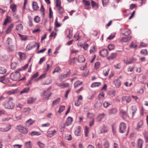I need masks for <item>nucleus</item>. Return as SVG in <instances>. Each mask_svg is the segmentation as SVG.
Instances as JSON below:
<instances>
[{
	"mask_svg": "<svg viewBox=\"0 0 148 148\" xmlns=\"http://www.w3.org/2000/svg\"><path fill=\"white\" fill-rule=\"evenodd\" d=\"M60 101V98H58L56 99L53 101L52 103V106L53 107L55 106H56L57 104L59 103Z\"/></svg>",
	"mask_w": 148,
	"mask_h": 148,
	"instance_id": "20",
	"label": "nucleus"
},
{
	"mask_svg": "<svg viewBox=\"0 0 148 148\" xmlns=\"http://www.w3.org/2000/svg\"><path fill=\"white\" fill-rule=\"evenodd\" d=\"M131 100V97L126 95L123 96L121 98L122 102L123 103L130 102Z\"/></svg>",
	"mask_w": 148,
	"mask_h": 148,
	"instance_id": "5",
	"label": "nucleus"
},
{
	"mask_svg": "<svg viewBox=\"0 0 148 148\" xmlns=\"http://www.w3.org/2000/svg\"><path fill=\"white\" fill-rule=\"evenodd\" d=\"M131 33V31L128 29H124L122 31V34L123 35L127 36Z\"/></svg>",
	"mask_w": 148,
	"mask_h": 148,
	"instance_id": "12",
	"label": "nucleus"
},
{
	"mask_svg": "<svg viewBox=\"0 0 148 148\" xmlns=\"http://www.w3.org/2000/svg\"><path fill=\"white\" fill-rule=\"evenodd\" d=\"M116 94V92L114 90H111L109 91V95L112 97L114 96Z\"/></svg>",
	"mask_w": 148,
	"mask_h": 148,
	"instance_id": "52",
	"label": "nucleus"
},
{
	"mask_svg": "<svg viewBox=\"0 0 148 148\" xmlns=\"http://www.w3.org/2000/svg\"><path fill=\"white\" fill-rule=\"evenodd\" d=\"M23 29V25L21 24H19L16 26V29L19 31H22Z\"/></svg>",
	"mask_w": 148,
	"mask_h": 148,
	"instance_id": "30",
	"label": "nucleus"
},
{
	"mask_svg": "<svg viewBox=\"0 0 148 148\" xmlns=\"http://www.w3.org/2000/svg\"><path fill=\"white\" fill-rule=\"evenodd\" d=\"M104 148H109L110 145L109 143L107 141H105L103 144Z\"/></svg>",
	"mask_w": 148,
	"mask_h": 148,
	"instance_id": "50",
	"label": "nucleus"
},
{
	"mask_svg": "<svg viewBox=\"0 0 148 148\" xmlns=\"http://www.w3.org/2000/svg\"><path fill=\"white\" fill-rule=\"evenodd\" d=\"M114 84L116 87H119L121 85V82L119 79L115 80L114 81Z\"/></svg>",
	"mask_w": 148,
	"mask_h": 148,
	"instance_id": "34",
	"label": "nucleus"
},
{
	"mask_svg": "<svg viewBox=\"0 0 148 148\" xmlns=\"http://www.w3.org/2000/svg\"><path fill=\"white\" fill-rule=\"evenodd\" d=\"M65 139L68 140H71L72 139V137L71 135L68 134L65 137Z\"/></svg>",
	"mask_w": 148,
	"mask_h": 148,
	"instance_id": "62",
	"label": "nucleus"
},
{
	"mask_svg": "<svg viewBox=\"0 0 148 148\" xmlns=\"http://www.w3.org/2000/svg\"><path fill=\"white\" fill-rule=\"evenodd\" d=\"M117 55L116 53H112L107 58V59L109 60L114 59L116 58Z\"/></svg>",
	"mask_w": 148,
	"mask_h": 148,
	"instance_id": "18",
	"label": "nucleus"
},
{
	"mask_svg": "<svg viewBox=\"0 0 148 148\" xmlns=\"http://www.w3.org/2000/svg\"><path fill=\"white\" fill-rule=\"evenodd\" d=\"M6 70L4 67H0V74H4L6 73Z\"/></svg>",
	"mask_w": 148,
	"mask_h": 148,
	"instance_id": "48",
	"label": "nucleus"
},
{
	"mask_svg": "<svg viewBox=\"0 0 148 148\" xmlns=\"http://www.w3.org/2000/svg\"><path fill=\"white\" fill-rule=\"evenodd\" d=\"M32 6L33 9L34 10H37L39 8V7L37 3L36 2H33L32 3Z\"/></svg>",
	"mask_w": 148,
	"mask_h": 148,
	"instance_id": "24",
	"label": "nucleus"
},
{
	"mask_svg": "<svg viewBox=\"0 0 148 148\" xmlns=\"http://www.w3.org/2000/svg\"><path fill=\"white\" fill-rule=\"evenodd\" d=\"M99 54L100 56L103 57H106L108 54V50L106 49H103L100 51Z\"/></svg>",
	"mask_w": 148,
	"mask_h": 148,
	"instance_id": "10",
	"label": "nucleus"
},
{
	"mask_svg": "<svg viewBox=\"0 0 148 148\" xmlns=\"http://www.w3.org/2000/svg\"><path fill=\"white\" fill-rule=\"evenodd\" d=\"M104 93L103 92H101L98 95V97L99 98L98 99L100 100L101 101V100H103V98L104 97Z\"/></svg>",
	"mask_w": 148,
	"mask_h": 148,
	"instance_id": "40",
	"label": "nucleus"
},
{
	"mask_svg": "<svg viewBox=\"0 0 148 148\" xmlns=\"http://www.w3.org/2000/svg\"><path fill=\"white\" fill-rule=\"evenodd\" d=\"M10 8L13 12H15L16 10V6L15 4H12L10 6Z\"/></svg>",
	"mask_w": 148,
	"mask_h": 148,
	"instance_id": "37",
	"label": "nucleus"
},
{
	"mask_svg": "<svg viewBox=\"0 0 148 148\" xmlns=\"http://www.w3.org/2000/svg\"><path fill=\"white\" fill-rule=\"evenodd\" d=\"M101 84L100 82H94L92 84L90 87L92 88L98 87L101 85Z\"/></svg>",
	"mask_w": 148,
	"mask_h": 148,
	"instance_id": "35",
	"label": "nucleus"
},
{
	"mask_svg": "<svg viewBox=\"0 0 148 148\" xmlns=\"http://www.w3.org/2000/svg\"><path fill=\"white\" fill-rule=\"evenodd\" d=\"M120 113L122 115L123 118H125L127 116L126 112L123 110H121Z\"/></svg>",
	"mask_w": 148,
	"mask_h": 148,
	"instance_id": "36",
	"label": "nucleus"
},
{
	"mask_svg": "<svg viewBox=\"0 0 148 148\" xmlns=\"http://www.w3.org/2000/svg\"><path fill=\"white\" fill-rule=\"evenodd\" d=\"M65 109V107L64 106H61L59 108V109L58 111V112L59 113H61Z\"/></svg>",
	"mask_w": 148,
	"mask_h": 148,
	"instance_id": "51",
	"label": "nucleus"
},
{
	"mask_svg": "<svg viewBox=\"0 0 148 148\" xmlns=\"http://www.w3.org/2000/svg\"><path fill=\"white\" fill-rule=\"evenodd\" d=\"M131 38V36H127L123 37L120 40L122 42H126Z\"/></svg>",
	"mask_w": 148,
	"mask_h": 148,
	"instance_id": "19",
	"label": "nucleus"
},
{
	"mask_svg": "<svg viewBox=\"0 0 148 148\" xmlns=\"http://www.w3.org/2000/svg\"><path fill=\"white\" fill-rule=\"evenodd\" d=\"M102 105V102L99 99H98L96 103L94 105V106L95 108H99Z\"/></svg>",
	"mask_w": 148,
	"mask_h": 148,
	"instance_id": "16",
	"label": "nucleus"
},
{
	"mask_svg": "<svg viewBox=\"0 0 148 148\" xmlns=\"http://www.w3.org/2000/svg\"><path fill=\"white\" fill-rule=\"evenodd\" d=\"M9 82L8 78H7L4 76L1 77L0 78V82L5 84Z\"/></svg>",
	"mask_w": 148,
	"mask_h": 148,
	"instance_id": "17",
	"label": "nucleus"
},
{
	"mask_svg": "<svg viewBox=\"0 0 148 148\" xmlns=\"http://www.w3.org/2000/svg\"><path fill=\"white\" fill-rule=\"evenodd\" d=\"M95 51V47L93 45L90 48V53H94Z\"/></svg>",
	"mask_w": 148,
	"mask_h": 148,
	"instance_id": "53",
	"label": "nucleus"
},
{
	"mask_svg": "<svg viewBox=\"0 0 148 148\" xmlns=\"http://www.w3.org/2000/svg\"><path fill=\"white\" fill-rule=\"evenodd\" d=\"M61 5L60 0H56V6L57 8L60 7Z\"/></svg>",
	"mask_w": 148,
	"mask_h": 148,
	"instance_id": "54",
	"label": "nucleus"
},
{
	"mask_svg": "<svg viewBox=\"0 0 148 148\" xmlns=\"http://www.w3.org/2000/svg\"><path fill=\"white\" fill-rule=\"evenodd\" d=\"M11 129V125H8L7 126L6 128H0V131L2 132H7L9 131Z\"/></svg>",
	"mask_w": 148,
	"mask_h": 148,
	"instance_id": "14",
	"label": "nucleus"
},
{
	"mask_svg": "<svg viewBox=\"0 0 148 148\" xmlns=\"http://www.w3.org/2000/svg\"><path fill=\"white\" fill-rule=\"evenodd\" d=\"M70 73L71 71H69L66 74H62L60 76L61 79H63L69 77Z\"/></svg>",
	"mask_w": 148,
	"mask_h": 148,
	"instance_id": "26",
	"label": "nucleus"
},
{
	"mask_svg": "<svg viewBox=\"0 0 148 148\" xmlns=\"http://www.w3.org/2000/svg\"><path fill=\"white\" fill-rule=\"evenodd\" d=\"M96 144L97 148H102V146L100 143V141L99 139H97L96 140Z\"/></svg>",
	"mask_w": 148,
	"mask_h": 148,
	"instance_id": "41",
	"label": "nucleus"
},
{
	"mask_svg": "<svg viewBox=\"0 0 148 148\" xmlns=\"http://www.w3.org/2000/svg\"><path fill=\"white\" fill-rule=\"evenodd\" d=\"M20 75L19 72L16 71L11 73L10 75V79L14 81H17L20 77Z\"/></svg>",
	"mask_w": 148,
	"mask_h": 148,
	"instance_id": "1",
	"label": "nucleus"
},
{
	"mask_svg": "<svg viewBox=\"0 0 148 148\" xmlns=\"http://www.w3.org/2000/svg\"><path fill=\"white\" fill-rule=\"evenodd\" d=\"M100 133H105L107 132L108 131L107 127L105 126H103L101 130Z\"/></svg>",
	"mask_w": 148,
	"mask_h": 148,
	"instance_id": "38",
	"label": "nucleus"
},
{
	"mask_svg": "<svg viewBox=\"0 0 148 148\" xmlns=\"http://www.w3.org/2000/svg\"><path fill=\"white\" fill-rule=\"evenodd\" d=\"M25 148H32V144L31 141L26 142L25 144Z\"/></svg>",
	"mask_w": 148,
	"mask_h": 148,
	"instance_id": "32",
	"label": "nucleus"
},
{
	"mask_svg": "<svg viewBox=\"0 0 148 148\" xmlns=\"http://www.w3.org/2000/svg\"><path fill=\"white\" fill-rule=\"evenodd\" d=\"M137 59L135 58H132L130 59L124 60V62L127 64H130L132 63L134 61H135Z\"/></svg>",
	"mask_w": 148,
	"mask_h": 148,
	"instance_id": "9",
	"label": "nucleus"
},
{
	"mask_svg": "<svg viewBox=\"0 0 148 148\" xmlns=\"http://www.w3.org/2000/svg\"><path fill=\"white\" fill-rule=\"evenodd\" d=\"M88 128L87 126H85L84 130L85 135V136L87 137L88 136Z\"/></svg>",
	"mask_w": 148,
	"mask_h": 148,
	"instance_id": "61",
	"label": "nucleus"
},
{
	"mask_svg": "<svg viewBox=\"0 0 148 148\" xmlns=\"http://www.w3.org/2000/svg\"><path fill=\"white\" fill-rule=\"evenodd\" d=\"M56 132L57 131L55 130H49L47 132V135L49 137H51L56 134Z\"/></svg>",
	"mask_w": 148,
	"mask_h": 148,
	"instance_id": "7",
	"label": "nucleus"
},
{
	"mask_svg": "<svg viewBox=\"0 0 148 148\" xmlns=\"http://www.w3.org/2000/svg\"><path fill=\"white\" fill-rule=\"evenodd\" d=\"M83 2L84 5L85 9H88L89 8V6L90 5L89 2L87 0H83Z\"/></svg>",
	"mask_w": 148,
	"mask_h": 148,
	"instance_id": "21",
	"label": "nucleus"
},
{
	"mask_svg": "<svg viewBox=\"0 0 148 148\" xmlns=\"http://www.w3.org/2000/svg\"><path fill=\"white\" fill-rule=\"evenodd\" d=\"M91 4L92 7L95 9H97L98 8V5L95 2L92 1Z\"/></svg>",
	"mask_w": 148,
	"mask_h": 148,
	"instance_id": "49",
	"label": "nucleus"
},
{
	"mask_svg": "<svg viewBox=\"0 0 148 148\" xmlns=\"http://www.w3.org/2000/svg\"><path fill=\"white\" fill-rule=\"evenodd\" d=\"M3 105L5 107V108L8 109H12L14 107V103L10 101L3 103Z\"/></svg>",
	"mask_w": 148,
	"mask_h": 148,
	"instance_id": "2",
	"label": "nucleus"
},
{
	"mask_svg": "<svg viewBox=\"0 0 148 148\" xmlns=\"http://www.w3.org/2000/svg\"><path fill=\"white\" fill-rule=\"evenodd\" d=\"M140 53L144 55H146L147 54V51L146 49L142 50L140 51Z\"/></svg>",
	"mask_w": 148,
	"mask_h": 148,
	"instance_id": "64",
	"label": "nucleus"
},
{
	"mask_svg": "<svg viewBox=\"0 0 148 148\" xmlns=\"http://www.w3.org/2000/svg\"><path fill=\"white\" fill-rule=\"evenodd\" d=\"M109 71V69H108L107 70H104L103 71V75L105 76H107L108 74V72Z\"/></svg>",
	"mask_w": 148,
	"mask_h": 148,
	"instance_id": "60",
	"label": "nucleus"
},
{
	"mask_svg": "<svg viewBox=\"0 0 148 148\" xmlns=\"http://www.w3.org/2000/svg\"><path fill=\"white\" fill-rule=\"evenodd\" d=\"M102 4L103 6H106L108 4L109 0H102Z\"/></svg>",
	"mask_w": 148,
	"mask_h": 148,
	"instance_id": "56",
	"label": "nucleus"
},
{
	"mask_svg": "<svg viewBox=\"0 0 148 148\" xmlns=\"http://www.w3.org/2000/svg\"><path fill=\"white\" fill-rule=\"evenodd\" d=\"M35 47V45L34 42L30 43L27 45L26 49L27 50H29Z\"/></svg>",
	"mask_w": 148,
	"mask_h": 148,
	"instance_id": "15",
	"label": "nucleus"
},
{
	"mask_svg": "<svg viewBox=\"0 0 148 148\" xmlns=\"http://www.w3.org/2000/svg\"><path fill=\"white\" fill-rule=\"evenodd\" d=\"M118 112L117 109L115 108H113L109 109L108 113L110 115L116 114Z\"/></svg>",
	"mask_w": 148,
	"mask_h": 148,
	"instance_id": "8",
	"label": "nucleus"
},
{
	"mask_svg": "<svg viewBox=\"0 0 148 148\" xmlns=\"http://www.w3.org/2000/svg\"><path fill=\"white\" fill-rule=\"evenodd\" d=\"M70 51L71 53H76L78 52V51L73 48L71 47L70 49Z\"/></svg>",
	"mask_w": 148,
	"mask_h": 148,
	"instance_id": "57",
	"label": "nucleus"
},
{
	"mask_svg": "<svg viewBox=\"0 0 148 148\" xmlns=\"http://www.w3.org/2000/svg\"><path fill=\"white\" fill-rule=\"evenodd\" d=\"M18 91V90L17 89H13L8 92L7 93L9 95L14 94L17 93Z\"/></svg>",
	"mask_w": 148,
	"mask_h": 148,
	"instance_id": "33",
	"label": "nucleus"
},
{
	"mask_svg": "<svg viewBox=\"0 0 148 148\" xmlns=\"http://www.w3.org/2000/svg\"><path fill=\"white\" fill-rule=\"evenodd\" d=\"M57 8L58 10V13L60 14H62L64 11L63 8L61 6L58 7Z\"/></svg>",
	"mask_w": 148,
	"mask_h": 148,
	"instance_id": "47",
	"label": "nucleus"
},
{
	"mask_svg": "<svg viewBox=\"0 0 148 148\" xmlns=\"http://www.w3.org/2000/svg\"><path fill=\"white\" fill-rule=\"evenodd\" d=\"M11 21V17L8 16H7L3 23V25H6L7 23Z\"/></svg>",
	"mask_w": 148,
	"mask_h": 148,
	"instance_id": "42",
	"label": "nucleus"
},
{
	"mask_svg": "<svg viewBox=\"0 0 148 148\" xmlns=\"http://www.w3.org/2000/svg\"><path fill=\"white\" fill-rule=\"evenodd\" d=\"M51 96V94L49 93L48 89L44 91L41 93V96L43 99H49V97Z\"/></svg>",
	"mask_w": 148,
	"mask_h": 148,
	"instance_id": "3",
	"label": "nucleus"
},
{
	"mask_svg": "<svg viewBox=\"0 0 148 148\" xmlns=\"http://www.w3.org/2000/svg\"><path fill=\"white\" fill-rule=\"evenodd\" d=\"M18 54L21 59L24 60L26 58V56L25 54L21 52H19Z\"/></svg>",
	"mask_w": 148,
	"mask_h": 148,
	"instance_id": "46",
	"label": "nucleus"
},
{
	"mask_svg": "<svg viewBox=\"0 0 148 148\" xmlns=\"http://www.w3.org/2000/svg\"><path fill=\"white\" fill-rule=\"evenodd\" d=\"M77 60L79 63H82L85 61V58L83 56L80 55L78 56V58Z\"/></svg>",
	"mask_w": 148,
	"mask_h": 148,
	"instance_id": "27",
	"label": "nucleus"
},
{
	"mask_svg": "<svg viewBox=\"0 0 148 148\" xmlns=\"http://www.w3.org/2000/svg\"><path fill=\"white\" fill-rule=\"evenodd\" d=\"M82 83V82H80L79 80L77 81L74 83V88H75L81 85Z\"/></svg>",
	"mask_w": 148,
	"mask_h": 148,
	"instance_id": "43",
	"label": "nucleus"
},
{
	"mask_svg": "<svg viewBox=\"0 0 148 148\" xmlns=\"http://www.w3.org/2000/svg\"><path fill=\"white\" fill-rule=\"evenodd\" d=\"M14 25L13 24H11L10 25H9L7 29L6 30V34H8L10 33Z\"/></svg>",
	"mask_w": 148,
	"mask_h": 148,
	"instance_id": "25",
	"label": "nucleus"
},
{
	"mask_svg": "<svg viewBox=\"0 0 148 148\" xmlns=\"http://www.w3.org/2000/svg\"><path fill=\"white\" fill-rule=\"evenodd\" d=\"M105 114L104 113L99 114L96 118V121L97 122H100L105 116Z\"/></svg>",
	"mask_w": 148,
	"mask_h": 148,
	"instance_id": "11",
	"label": "nucleus"
},
{
	"mask_svg": "<svg viewBox=\"0 0 148 148\" xmlns=\"http://www.w3.org/2000/svg\"><path fill=\"white\" fill-rule=\"evenodd\" d=\"M60 69L59 66H57L54 69L52 73L54 74L55 73L59 72H60Z\"/></svg>",
	"mask_w": 148,
	"mask_h": 148,
	"instance_id": "55",
	"label": "nucleus"
},
{
	"mask_svg": "<svg viewBox=\"0 0 148 148\" xmlns=\"http://www.w3.org/2000/svg\"><path fill=\"white\" fill-rule=\"evenodd\" d=\"M143 134L145 138V142L147 143L148 142V132L146 131L144 132Z\"/></svg>",
	"mask_w": 148,
	"mask_h": 148,
	"instance_id": "39",
	"label": "nucleus"
},
{
	"mask_svg": "<svg viewBox=\"0 0 148 148\" xmlns=\"http://www.w3.org/2000/svg\"><path fill=\"white\" fill-rule=\"evenodd\" d=\"M143 144V140L140 139H138L137 141V147L138 148H142V145Z\"/></svg>",
	"mask_w": 148,
	"mask_h": 148,
	"instance_id": "29",
	"label": "nucleus"
},
{
	"mask_svg": "<svg viewBox=\"0 0 148 148\" xmlns=\"http://www.w3.org/2000/svg\"><path fill=\"white\" fill-rule=\"evenodd\" d=\"M110 105V103L106 101L103 104V106L105 108H107Z\"/></svg>",
	"mask_w": 148,
	"mask_h": 148,
	"instance_id": "63",
	"label": "nucleus"
},
{
	"mask_svg": "<svg viewBox=\"0 0 148 148\" xmlns=\"http://www.w3.org/2000/svg\"><path fill=\"white\" fill-rule=\"evenodd\" d=\"M35 122L34 120L30 119L28 120L26 122V125L27 126H29L32 125Z\"/></svg>",
	"mask_w": 148,
	"mask_h": 148,
	"instance_id": "22",
	"label": "nucleus"
},
{
	"mask_svg": "<svg viewBox=\"0 0 148 148\" xmlns=\"http://www.w3.org/2000/svg\"><path fill=\"white\" fill-rule=\"evenodd\" d=\"M80 127L79 126L77 127L76 128L74 132L75 134L77 136H79L80 135Z\"/></svg>",
	"mask_w": 148,
	"mask_h": 148,
	"instance_id": "23",
	"label": "nucleus"
},
{
	"mask_svg": "<svg viewBox=\"0 0 148 148\" xmlns=\"http://www.w3.org/2000/svg\"><path fill=\"white\" fill-rule=\"evenodd\" d=\"M16 129L20 132L25 134H27L28 132V130L26 128L20 125L18 126Z\"/></svg>",
	"mask_w": 148,
	"mask_h": 148,
	"instance_id": "6",
	"label": "nucleus"
},
{
	"mask_svg": "<svg viewBox=\"0 0 148 148\" xmlns=\"http://www.w3.org/2000/svg\"><path fill=\"white\" fill-rule=\"evenodd\" d=\"M73 121V118L70 117H68L65 121V124L67 126H69L71 125Z\"/></svg>",
	"mask_w": 148,
	"mask_h": 148,
	"instance_id": "13",
	"label": "nucleus"
},
{
	"mask_svg": "<svg viewBox=\"0 0 148 148\" xmlns=\"http://www.w3.org/2000/svg\"><path fill=\"white\" fill-rule=\"evenodd\" d=\"M38 144L40 148H44L45 147V145L40 142H38Z\"/></svg>",
	"mask_w": 148,
	"mask_h": 148,
	"instance_id": "59",
	"label": "nucleus"
},
{
	"mask_svg": "<svg viewBox=\"0 0 148 148\" xmlns=\"http://www.w3.org/2000/svg\"><path fill=\"white\" fill-rule=\"evenodd\" d=\"M126 130V125L123 122L120 123L119 127V132L121 133H125Z\"/></svg>",
	"mask_w": 148,
	"mask_h": 148,
	"instance_id": "4",
	"label": "nucleus"
},
{
	"mask_svg": "<svg viewBox=\"0 0 148 148\" xmlns=\"http://www.w3.org/2000/svg\"><path fill=\"white\" fill-rule=\"evenodd\" d=\"M18 35L19 36L21 37V39L22 40H25L27 39V37L26 36L21 35L20 34H18Z\"/></svg>",
	"mask_w": 148,
	"mask_h": 148,
	"instance_id": "58",
	"label": "nucleus"
},
{
	"mask_svg": "<svg viewBox=\"0 0 148 148\" xmlns=\"http://www.w3.org/2000/svg\"><path fill=\"white\" fill-rule=\"evenodd\" d=\"M36 100V98L33 97H30L28 99L27 103H32L34 102Z\"/></svg>",
	"mask_w": 148,
	"mask_h": 148,
	"instance_id": "31",
	"label": "nucleus"
},
{
	"mask_svg": "<svg viewBox=\"0 0 148 148\" xmlns=\"http://www.w3.org/2000/svg\"><path fill=\"white\" fill-rule=\"evenodd\" d=\"M29 134L32 136H34L35 135L38 136L40 135V132L33 131L29 133Z\"/></svg>",
	"mask_w": 148,
	"mask_h": 148,
	"instance_id": "44",
	"label": "nucleus"
},
{
	"mask_svg": "<svg viewBox=\"0 0 148 148\" xmlns=\"http://www.w3.org/2000/svg\"><path fill=\"white\" fill-rule=\"evenodd\" d=\"M143 121L142 120H140L139 121L137 124L136 127V129L138 130L139 129L142 128L143 126Z\"/></svg>",
	"mask_w": 148,
	"mask_h": 148,
	"instance_id": "28",
	"label": "nucleus"
},
{
	"mask_svg": "<svg viewBox=\"0 0 148 148\" xmlns=\"http://www.w3.org/2000/svg\"><path fill=\"white\" fill-rule=\"evenodd\" d=\"M29 90L30 88L29 87L26 88L20 92V94H21L23 93H27Z\"/></svg>",
	"mask_w": 148,
	"mask_h": 148,
	"instance_id": "45",
	"label": "nucleus"
}]
</instances>
